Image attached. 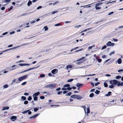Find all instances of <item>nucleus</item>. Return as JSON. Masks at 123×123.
<instances>
[{
	"mask_svg": "<svg viewBox=\"0 0 123 123\" xmlns=\"http://www.w3.org/2000/svg\"><path fill=\"white\" fill-rule=\"evenodd\" d=\"M43 28L45 29L44 30L45 31L48 30V28L47 26H44Z\"/></svg>",
	"mask_w": 123,
	"mask_h": 123,
	"instance_id": "7c9ffc66",
	"label": "nucleus"
},
{
	"mask_svg": "<svg viewBox=\"0 0 123 123\" xmlns=\"http://www.w3.org/2000/svg\"><path fill=\"white\" fill-rule=\"evenodd\" d=\"M87 115H88V114L90 112V109L89 107H88L87 108Z\"/></svg>",
	"mask_w": 123,
	"mask_h": 123,
	"instance_id": "c85d7f7f",
	"label": "nucleus"
},
{
	"mask_svg": "<svg viewBox=\"0 0 123 123\" xmlns=\"http://www.w3.org/2000/svg\"><path fill=\"white\" fill-rule=\"evenodd\" d=\"M123 71V69H120L118 70V72H122Z\"/></svg>",
	"mask_w": 123,
	"mask_h": 123,
	"instance_id": "774afa93",
	"label": "nucleus"
},
{
	"mask_svg": "<svg viewBox=\"0 0 123 123\" xmlns=\"http://www.w3.org/2000/svg\"><path fill=\"white\" fill-rule=\"evenodd\" d=\"M40 99H43L45 97L43 96H41L40 97Z\"/></svg>",
	"mask_w": 123,
	"mask_h": 123,
	"instance_id": "603ef678",
	"label": "nucleus"
},
{
	"mask_svg": "<svg viewBox=\"0 0 123 123\" xmlns=\"http://www.w3.org/2000/svg\"><path fill=\"white\" fill-rule=\"evenodd\" d=\"M42 8V6H40L37 7V9H39L41 8Z\"/></svg>",
	"mask_w": 123,
	"mask_h": 123,
	"instance_id": "5fc2aeb1",
	"label": "nucleus"
},
{
	"mask_svg": "<svg viewBox=\"0 0 123 123\" xmlns=\"http://www.w3.org/2000/svg\"><path fill=\"white\" fill-rule=\"evenodd\" d=\"M28 75H23L20 77L18 79V81H21L24 79L26 78Z\"/></svg>",
	"mask_w": 123,
	"mask_h": 123,
	"instance_id": "7ed1b4c3",
	"label": "nucleus"
},
{
	"mask_svg": "<svg viewBox=\"0 0 123 123\" xmlns=\"http://www.w3.org/2000/svg\"><path fill=\"white\" fill-rule=\"evenodd\" d=\"M57 12V11L52 12V14H51V15L52 14H54L55 13Z\"/></svg>",
	"mask_w": 123,
	"mask_h": 123,
	"instance_id": "680f3d73",
	"label": "nucleus"
},
{
	"mask_svg": "<svg viewBox=\"0 0 123 123\" xmlns=\"http://www.w3.org/2000/svg\"><path fill=\"white\" fill-rule=\"evenodd\" d=\"M29 43H25L21 45L20 46H17L16 47H18V48L20 47V46H22L25 45H26L28 44Z\"/></svg>",
	"mask_w": 123,
	"mask_h": 123,
	"instance_id": "4be33fe9",
	"label": "nucleus"
},
{
	"mask_svg": "<svg viewBox=\"0 0 123 123\" xmlns=\"http://www.w3.org/2000/svg\"><path fill=\"white\" fill-rule=\"evenodd\" d=\"M71 94L72 92H70L68 93L67 94H66V95L65 96H70L71 95Z\"/></svg>",
	"mask_w": 123,
	"mask_h": 123,
	"instance_id": "2f4dec72",
	"label": "nucleus"
},
{
	"mask_svg": "<svg viewBox=\"0 0 123 123\" xmlns=\"http://www.w3.org/2000/svg\"><path fill=\"white\" fill-rule=\"evenodd\" d=\"M114 51H113L111 52L110 53L109 55L110 56H111L112 54H114Z\"/></svg>",
	"mask_w": 123,
	"mask_h": 123,
	"instance_id": "c03bdc74",
	"label": "nucleus"
},
{
	"mask_svg": "<svg viewBox=\"0 0 123 123\" xmlns=\"http://www.w3.org/2000/svg\"><path fill=\"white\" fill-rule=\"evenodd\" d=\"M83 62H80L77 63L76 64H77L79 65L80 64L82 63Z\"/></svg>",
	"mask_w": 123,
	"mask_h": 123,
	"instance_id": "13d9d810",
	"label": "nucleus"
},
{
	"mask_svg": "<svg viewBox=\"0 0 123 123\" xmlns=\"http://www.w3.org/2000/svg\"><path fill=\"white\" fill-rule=\"evenodd\" d=\"M113 13H114V12H111L109 13H108V15H111V14H112Z\"/></svg>",
	"mask_w": 123,
	"mask_h": 123,
	"instance_id": "bf43d9fd",
	"label": "nucleus"
},
{
	"mask_svg": "<svg viewBox=\"0 0 123 123\" xmlns=\"http://www.w3.org/2000/svg\"><path fill=\"white\" fill-rule=\"evenodd\" d=\"M36 22V21L35 20H34L32 21L31 22V24H32L34 23H35Z\"/></svg>",
	"mask_w": 123,
	"mask_h": 123,
	"instance_id": "6e6d98bb",
	"label": "nucleus"
},
{
	"mask_svg": "<svg viewBox=\"0 0 123 123\" xmlns=\"http://www.w3.org/2000/svg\"><path fill=\"white\" fill-rule=\"evenodd\" d=\"M21 99L23 100V101H24L26 99V97H25L22 96L21 97Z\"/></svg>",
	"mask_w": 123,
	"mask_h": 123,
	"instance_id": "a878e982",
	"label": "nucleus"
},
{
	"mask_svg": "<svg viewBox=\"0 0 123 123\" xmlns=\"http://www.w3.org/2000/svg\"><path fill=\"white\" fill-rule=\"evenodd\" d=\"M100 91L97 90L95 92V93L97 94H98L100 92Z\"/></svg>",
	"mask_w": 123,
	"mask_h": 123,
	"instance_id": "e433bc0d",
	"label": "nucleus"
},
{
	"mask_svg": "<svg viewBox=\"0 0 123 123\" xmlns=\"http://www.w3.org/2000/svg\"><path fill=\"white\" fill-rule=\"evenodd\" d=\"M17 48H18V47H13V48H11L9 49H7L6 50V51H8L10 50L15 49H16Z\"/></svg>",
	"mask_w": 123,
	"mask_h": 123,
	"instance_id": "f8f14e48",
	"label": "nucleus"
},
{
	"mask_svg": "<svg viewBox=\"0 0 123 123\" xmlns=\"http://www.w3.org/2000/svg\"><path fill=\"white\" fill-rule=\"evenodd\" d=\"M29 110H28L25 111H24L22 112V113L23 114H25L28 112Z\"/></svg>",
	"mask_w": 123,
	"mask_h": 123,
	"instance_id": "72a5a7b5",
	"label": "nucleus"
},
{
	"mask_svg": "<svg viewBox=\"0 0 123 123\" xmlns=\"http://www.w3.org/2000/svg\"><path fill=\"white\" fill-rule=\"evenodd\" d=\"M117 85L118 86H121L123 85V82H122L120 83V81H119L118 82V83L117 84Z\"/></svg>",
	"mask_w": 123,
	"mask_h": 123,
	"instance_id": "f3484780",
	"label": "nucleus"
},
{
	"mask_svg": "<svg viewBox=\"0 0 123 123\" xmlns=\"http://www.w3.org/2000/svg\"><path fill=\"white\" fill-rule=\"evenodd\" d=\"M96 59L97 60L98 62L100 63L101 62L102 60L101 59L98 58V57H97Z\"/></svg>",
	"mask_w": 123,
	"mask_h": 123,
	"instance_id": "b1692460",
	"label": "nucleus"
},
{
	"mask_svg": "<svg viewBox=\"0 0 123 123\" xmlns=\"http://www.w3.org/2000/svg\"><path fill=\"white\" fill-rule=\"evenodd\" d=\"M32 99V97L31 96L29 97L27 99V100L29 101H31Z\"/></svg>",
	"mask_w": 123,
	"mask_h": 123,
	"instance_id": "4c0bfd02",
	"label": "nucleus"
},
{
	"mask_svg": "<svg viewBox=\"0 0 123 123\" xmlns=\"http://www.w3.org/2000/svg\"><path fill=\"white\" fill-rule=\"evenodd\" d=\"M59 3V2L58 1H56L53 4V5H55V4H57Z\"/></svg>",
	"mask_w": 123,
	"mask_h": 123,
	"instance_id": "864d4df0",
	"label": "nucleus"
},
{
	"mask_svg": "<svg viewBox=\"0 0 123 123\" xmlns=\"http://www.w3.org/2000/svg\"><path fill=\"white\" fill-rule=\"evenodd\" d=\"M115 44L114 43H112L110 41H108L106 43V45L108 46H113Z\"/></svg>",
	"mask_w": 123,
	"mask_h": 123,
	"instance_id": "20e7f679",
	"label": "nucleus"
},
{
	"mask_svg": "<svg viewBox=\"0 0 123 123\" xmlns=\"http://www.w3.org/2000/svg\"><path fill=\"white\" fill-rule=\"evenodd\" d=\"M26 82H25L22 84L21 85H25L26 84Z\"/></svg>",
	"mask_w": 123,
	"mask_h": 123,
	"instance_id": "0e129e2a",
	"label": "nucleus"
},
{
	"mask_svg": "<svg viewBox=\"0 0 123 123\" xmlns=\"http://www.w3.org/2000/svg\"><path fill=\"white\" fill-rule=\"evenodd\" d=\"M81 25H80L78 26H74V27L75 28H77L78 29L79 28V27L81 26Z\"/></svg>",
	"mask_w": 123,
	"mask_h": 123,
	"instance_id": "37998d69",
	"label": "nucleus"
},
{
	"mask_svg": "<svg viewBox=\"0 0 123 123\" xmlns=\"http://www.w3.org/2000/svg\"><path fill=\"white\" fill-rule=\"evenodd\" d=\"M81 107L83 108V109H84V111L85 113V114H86V106H81Z\"/></svg>",
	"mask_w": 123,
	"mask_h": 123,
	"instance_id": "393cba45",
	"label": "nucleus"
},
{
	"mask_svg": "<svg viewBox=\"0 0 123 123\" xmlns=\"http://www.w3.org/2000/svg\"><path fill=\"white\" fill-rule=\"evenodd\" d=\"M100 82H98L96 83L95 84V85L96 86L97 85H98V84H100Z\"/></svg>",
	"mask_w": 123,
	"mask_h": 123,
	"instance_id": "052dcab7",
	"label": "nucleus"
},
{
	"mask_svg": "<svg viewBox=\"0 0 123 123\" xmlns=\"http://www.w3.org/2000/svg\"><path fill=\"white\" fill-rule=\"evenodd\" d=\"M83 85V84L78 83L77 84L76 86L77 87H79L80 86H81Z\"/></svg>",
	"mask_w": 123,
	"mask_h": 123,
	"instance_id": "c756f323",
	"label": "nucleus"
},
{
	"mask_svg": "<svg viewBox=\"0 0 123 123\" xmlns=\"http://www.w3.org/2000/svg\"><path fill=\"white\" fill-rule=\"evenodd\" d=\"M116 63H117V62L118 64H120L122 63V60L121 58H119L118 59L117 61L115 62Z\"/></svg>",
	"mask_w": 123,
	"mask_h": 123,
	"instance_id": "0eeeda50",
	"label": "nucleus"
},
{
	"mask_svg": "<svg viewBox=\"0 0 123 123\" xmlns=\"http://www.w3.org/2000/svg\"><path fill=\"white\" fill-rule=\"evenodd\" d=\"M40 93L39 92H38L37 93H35L32 96H37Z\"/></svg>",
	"mask_w": 123,
	"mask_h": 123,
	"instance_id": "4468645a",
	"label": "nucleus"
},
{
	"mask_svg": "<svg viewBox=\"0 0 123 123\" xmlns=\"http://www.w3.org/2000/svg\"><path fill=\"white\" fill-rule=\"evenodd\" d=\"M95 8L96 10L100 9H101V7L96 6H95Z\"/></svg>",
	"mask_w": 123,
	"mask_h": 123,
	"instance_id": "3c124183",
	"label": "nucleus"
},
{
	"mask_svg": "<svg viewBox=\"0 0 123 123\" xmlns=\"http://www.w3.org/2000/svg\"><path fill=\"white\" fill-rule=\"evenodd\" d=\"M39 113L37 114L34 116H33L32 117H30V118L31 119L33 118V119H34L36 117L38 116L39 115Z\"/></svg>",
	"mask_w": 123,
	"mask_h": 123,
	"instance_id": "1a4fd4ad",
	"label": "nucleus"
},
{
	"mask_svg": "<svg viewBox=\"0 0 123 123\" xmlns=\"http://www.w3.org/2000/svg\"><path fill=\"white\" fill-rule=\"evenodd\" d=\"M118 81L116 80H111L110 81V83L111 85H117L118 84Z\"/></svg>",
	"mask_w": 123,
	"mask_h": 123,
	"instance_id": "f03ea898",
	"label": "nucleus"
},
{
	"mask_svg": "<svg viewBox=\"0 0 123 123\" xmlns=\"http://www.w3.org/2000/svg\"><path fill=\"white\" fill-rule=\"evenodd\" d=\"M62 91H59V92H58V93H57V94H58V95H60V94L61 93H62Z\"/></svg>",
	"mask_w": 123,
	"mask_h": 123,
	"instance_id": "69168bd1",
	"label": "nucleus"
},
{
	"mask_svg": "<svg viewBox=\"0 0 123 123\" xmlns=\"http://www.w3.org/2000/svg\"><path fill=\"white\" fill-rule=\"evenodd\" d=\"M8 87V85L7 84H6L4 85L3 87L4 88H7Z\"/></svg>",
	"mask_w": 123,
	"mask_h": 123,
	"instance_id": "473e14b6",
	"label": "nucleus"
},
{
	"mask_svg": "<svg viewBox=\"0 0 123 123\" xmlns=\"http://www.w3.org/2000/svg\"><path fill=\"white\" fill-rule=\"evenodd\" d=\"M113 85H110L109 86V88H113L114 86Z\"/></svg>",
	"mask_w": 123,
	"mask_h": 123,
	"instance_id": "a19ab883",
	"label": "nucleus"
},
{
	"mask_svg": "<svg viewBox=\"0 0 123 123\" xmlns=\"http://www.w3.org/2000/svg\"><path fill=\"white\" fill-rule=\"evenodd\" d=\"M82 97L79 95H76V98L78 100L81 99Z\"/></svg>",
	"mask_w": 123,
	"mask_h": 123,
	"instance_id": "9b49d317",
	"label": "nucleus"
},
{
	"mask_svg": "<svg viewBox=\"0 0 123 123\" xmlns=\"http://www.w3.org/2000/svg\"><path fill=\"white\" fill-rule=\"evenodd\" d=\"M94 95V94L93 93H92L90 94L89 96L90 97L92 98L93 96Z\"/></svg>",
	"mask_w": 123,
	"mask_h": 123,
	"instance_id": "f704fd0d",
	"label": "nucleus"
},
{
	"mask_svg": "<svg viewBox=\"0 0 123 123\" xmlns=\"http://www.w3.org/2000/svg\"><path fill=\"white\" fill-rule=\"evenodd\" d=\"M17 117L15 116H12L10 118L12 121H14L17 119Z\"/></svg>",
	"mask_w": 123,
	"mask_h": 123,
	"instance_id": "6e6552de",
	"label": "nucleus"
},
{
	"mask_svg": "<svg viewBox=\"0 0 123 123\" xmlns=\"http://www.w3.org/2000/svg\"><path fill=\"white\" fill-rule=\"evenodd\" d=\"M121 76H118L116 77V78L117 79H119L121 78Z\"/></svg>",
	"mask_w": 123,
	"mask_h": 123,
	"instance_id": "09e8293b",
	"label": "nucleus"
},
{
	"mask_svg": "<svg viewBox=\"0 0 123 123\" xmlns=\"http://www.w3.org/2000/svg\"><path fill=\"white\" fill-rule=\"evenodd\" d=\"M70 86V85L69 84H67L63 86V88H67L66 87H69Z\"/></svg>",
	"mask_w": 123,
	"mask_h": 123,
	"instance_id": "dca6fc26",
	"label": "nucleus"
},
{
	"mask_svg": "<svg viewBox=\"0 0 123 123\" xmlns=\"http://www.w3.org/2000/svg\"><path fill=\"white\" fill-rule=\"evenodd\" d=\"M19 66H29L30 64L27 63H19L18 64Z\"/></svg>",
	"mask_w": 123,
	"mask_h": 123,
	"instance_id": "423d86ee",
	"label": "nucleus"
},
{
	"mask_svg": "<svg viewBox=\"0 0 123 123\" xmlns=\"http://www.w3.org/2000/svg\"><path fill=\"white\" fill-rule=\"evenodd\" d=\"M38 109L37 108H34V112H36L38 110Z\"/></svg>",
	"mask_w": 123,
	"mask_h": 123,
	"instance_id": "49530a36",
	"label": "nucleus"
},
{
	"mask_svg": "<svg viewBox=\"0 0 123 123\" xmlns=\"http://www.w3.org/2000/svg\"><path fill=\"white\" fill-rule=\"evenodd\" d=\"M73 79H70L68 80L67 81L68 82H71L72 81H73Z\"/></svg>",
	"mask_w": 123,
	"mask_h": 123,
	"instance_id": "a18cd8bd",
	"label": "nucleus"
},
{
	"mask_svg": "<svg viewBox=\"0 0 123 123\" xmlns=\"http://www.w3.org/2000/svg\"><path fill=\"white\" fill-rule=\"evenodd\" d=\"M45 75L44 74H41L40 75V76L41 77H43L45 76Z\"/></svg>",
	"mask_w": 123,
	"mask_h": 123,
	"instance_id": "8fccbe9b",
	"label": "nucleus"
},
{
	"mask_svg": "<svg viewBox=\"0 0 123 123\" xmlns=\"http://www.w3.org/2000/svg\"><path fill=\"white\" fill-rule=\"evenodd\" d=\"M33 99L34 100V101H36L38 99V98L37 96H33Z\"/></svg>",
	"mask_w": 123,
	"mask_h": 123,
	"instance_id": "cd10ccee",
	"label": "nucleus"
},
{
	"mask_svg": "<svg viewBox=\"0 0 123 123\" xmlns=\"http://www.w3.org/2000/svg\"><path fill=\"white\" fill-rule=\"evenodd\" d=\"M39 67V66L36 67V68H29L28 69H27V70H25V72H27V71H28L29 70L33 69H35L37 68H38V67Z\"/></svg>",
	"mask_w": 123,
	"mask_h": 123,
	"instance_id": "ddd939ff",
	"label": "nucleus"
},
{
	"mask_svg": "<svg viewBox=\"0 0 123 123\" xmlns=\"http://www.w3.org/2000/svg\"><path fill=\"white\" fill-rule=\"evenodd\" d=\"M58 72V70L57 69H54L51 71V73L53 74H55Z\"/></svg>",
	"mask_w": 123,
	"mask_h": 123,
	"instance_id": "39448f33",
	"label": "nucleus"
},
{
	"mask_svg": "<svg viewBox=\"0 0 123 123\" xmlns=\"http://www.w3.org/2000/svg\"><path fill=\"white\" fill-rule=\"evenodd\" d=\"M77 95H71L70 97L71 98H76Z\"/></svg>",
	"mask_w": 123,
	"mask_h": 123,
	"instance_id": "aec40b11",
	"label": "nucleus"
},
{
	"mask_svg": "<svg viewBox=\"0 0 123 123\" xmlns=\"http://www.w3.org/2000/svg\"><path fill=\"white\" fill-rule=\"evenodd\" d=\"M32 4V1L29 0V1L27 3V5L28 6H29L30 5H31Z\"/></svg>",
	"mask_w": 123,
	"mask_h": 123,
	"instance_id": "6ab92c4d",
	"label": "nucleus"
},
{
	"mask_svg": "<svg viewBox=\"0 0 123 123\" xmlns=\"http://www.w3.org/2000/svg\"><path fill=\"white\" fill-rule=\"evenodd\" d=\"M113 40L114 41V42H117V40H118L117 39H115L114 38H113Z\"/></svg>",
	"mask_w": 123,
	"mask_h": 123,
	"instance_id": "e2e57ef3",
	"label": "nucleus"
},
{
	"mask_svg": "<svg viewBox=\"0 0 123 123\" xmlns=\"http://www.w3.org/2000/svg\"><path fill=\"white\" fill-rule=\"evenodd\" d=\"M67 68L66 69H68V68H72L73 67L72 65H68L67 66H66Z\"/></svg>",
	"mask_w": 123,
	"mask_h": 123,
	"instance_id": "2eb2a0df",
	"label": "nucleus"
},
{
	"mask_svg": "<svg viewBox=\"0 0 123 123\" xmlns=\"http://www.w3.org/2000/svg\"><path fill=\"white\" fill-rule=\"evenodd\" d=\"M102 3H103L102 2L98 3L95 6H96V7L102 4Z\"/></svg>",
	"mask_w": 123,
	"mask_h": 123,
	"instance_id": "5701e85b",
	"label": "nucleus"
},
{
	"mask_svg": "<svg viewBox=\"0 0 123 123\" xmlns=\"http://www.w3.org/2000/svg\"><path fill=\"white\" fill-rule=\"evenodd\" d=\"M111 92H108V93L105 94V96H108L111 95Z\"/></svg>",
	"mask_w": 123,
	"mask_h": 123,
	"instance_id": "a211bd4d",
	"label": "nucleus"
},
{
	"mask_svg": "<svg viewBox=\"0 0 123 123\" xmlns=\"http://www.w3.org/2000/svg\"><path fill=\"white\" fill-rule=\"evenodd\" d=\"M68 92V91H65L63 92V93L64 94H65L67 93V92Z\"/></svg>",
	"mask_w": 123,
	"mask_h": 123,
	"instance_id": "4d7b16f0",
	"label": "nucleus"
},
{
	"mask_svg": "<svg viewBox=\"0 0 123 123\" xmlns=\"http://www.w3.org/2000/svg\"><path fill=\"white\" fill-rule=\"evenodd\" d=\"M56 85L57 84H51L46 86H44V87L45 88H49L50 89H53L55 87Z\"/></svg>",
	"mask_w": 123,
	"mask_h": 123,
	"instance_id": "f257e3e1",
	"label": "nucleus"
},
{
	"mask_svg": "<svg viewBox=\"0 0 123 123\" xmlns=\"http://www.w3.org/2000/svg\"><path fill=\"white\" fill-rule=\"evenodd\" d=\"M9 107L8 106L5 107H4L2 110H8L9 109Z\"/></svg>",
	"mask_w": 123,
	"mask_h": 123,
	"instance_id": "bb28decb",
	"label": "nucleus"
},
{
	"mask_svg": "<svg viewBox=\"0 0 123 123\" xmlns=\"http://www.w3.org/2000/svg\"><path fill=\"white\" fill-rule=\"evenodd\" d=\"M104 85L105 87H107L108 86V85L107 84L106 82H104Z\"/></svg>",
	"mask_w": 123,
	"mask_h": 123,
	"instance_id": "58836bf2",
	"label": "nucleus"
},
{
	"mask_svg": "<svg viewBox=\"0 0 123 123\" xmlns=\"http://www.w3.org/2000/svg\"><path fill=\"white\" fill-rule=\"evenodd\" d=\"M28 103V102L27 101H25L24 102V104L25 105L27 104Z\"/></svg>",
	"mask_w": 123,
	"mask_h": 123,
	"instance_id": "ea45409f",
	"label": "nucleus"
},
{
	"mask_svg": "<svg viewBox=\"0 0 123 123\" xmlns=\"http://www.w3.org/2000/svg\"><path fill=\"white\" fill-rule=\"evenodd\" d=\"M72 89V88L70 87H68L67 88H62V90H71Z\"/></svg>",
	"mask_w": 123,
	"mask_h": 123,
	"instance_id": "9d476101",
	"label": "nucleus"
},
{
	"mask_svg": "<svg viewBox=\"0 0 123 123\" xmlns=\"http://www.w3.org/2000/svg\"><path fill=\"white\" fill-rule=\"evenodd\" d=\"M61 25V24L60 23H59L54 25L55 26H58Z\"/></svg>",
	"mask_w": 123,
	"mask_h": 123,
	"instance_id": "79ce46f5",
	"label": "nucleus"
},
{
	"mask_svg": "<svg viewBox=\"0 0 123 123\" xmlns=\"http://www.w3.org/2000/svg\"><path fill=\"white\" fill-rule=\"evenodd\" d=\"M95 75V74H89V75H87L81 76H94V75Z\"/></svg>",
	"mask_w": 123,
	"mask_h": 123,
	"instance_id": "c9c22d12",
	"label": "nucleus"
},
{
	"mask_svg": "<svg viewBox=\"0 0 123 123\" xmlns=\"http://www.w3.org/2000/svg\"><path fill=\"white\" fill-rule=\"evenodd\" d=\"M29 43H25L21 45L20 46H17L16 47H18V48L20 47V46H22L25 45H26L28 44Z\"/></svg>",
	"mask_w": 123,
	"mask_h": 123,
	"instance_id": "412c9836",
	"label": "nucleus"
},
{
	"mask_svg": "<svg viewBox=\"0 0 123 123\" xmlns=\"http://www.w3.org/2000/svg\"><path fill=\"white\" fill-rule=\"evenodd\" d=\"M15 33V32L14 31H12V32H10V34H14Z\"/></svg>",
	"mask_w": 123,
	"mask_h": 123,
	"instance_id": "338daca9",
	"label": "nucleus"
},
{
	"mask_svg": "<svg viewBox=\"0 0 123 123\" xmlns=\"http://www.w3.org/2000/svg\"><path fill=\"white\" fill-rule=\"evenodd\" d=\"M106 48V46L105 45H104L102 48V49H105Z\"/></svg>",
	"mask_w": 123,
	"mask_h": 123,
	"instance_id": "de8ad7c7",
	"label": "nucleus"
}]
</instances>
